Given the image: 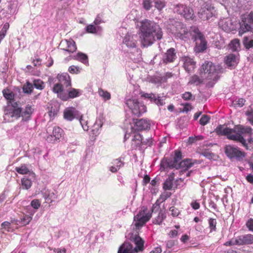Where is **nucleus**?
Segmentation results:
<instances>
[{
    "label": "nucleus",
    "instance_id": "obj_1",
    "mask_svg": "<svg viewBox=\"0 0 253 253\" xmlns=\"http://www.w3.org/2000/svg\"><path fill=\"white\" fill-rule=\"evenodd\" d=\"M139 38L141 46L148 47L163 37L162 28L156 22L148 19L140 22Z\"/></svg>",
    "mask_w": 253,
    "mask_h": 253
},
{
    "label": "nucleus",
    "instance_id": "obj_2",
    "mask_svg": "<svg viewBox=\"0 0 253 253\" xmlns=\"http://www.w3.org/2000/svg\"><path fill=\"white\" fill-rule=\"evenodd\" d=\"M3 118L5 122H12L22 117V122H27L30 120L31 116L33 112L31 106L28 105L24 111L21 108H16V106H6L4 110Z\"/></svg>",
    "mask_w": 253,
    "mask_h": 253
},
{
    "label": "nucleus",
    "instance_id": "obj_3",
    "mask_svg": "<svg viewBox=\"0 0 253 253\" xmlns=\"http://www.w3.org/2000/svg\"><path fill=\"white\" fill-rule=\"evenodd\" d=\"M167 23V28L181 40L189 39L190 38L192 39L194 33L193 31L194 28H198L197 27L193 26L188 30L182 23L174 19H169Z\"/></svg>",
    "mask_w": 253,
    "mask_h": 253
},
{
    "label": "nucleus",
    "instance_id": "obj_4",
    "mask_svg": "<svg viewBox=\"0 0 253 253\" xmlns=\"http://www.w3.org/2000/svg\"><path fill=\"white\" fill-rule=\"evenodd\" d=\"M222 70L220 65H215L211 62L206 61L200 69V74L207 80L216 81L218 79L217 74Z\"/></svg>",
    "mask_w": 253,
    "mask_h": 253
},
{
    "label": "nucleus",
    "instance_id": "obj_5",
    "mask_svg": "<svg viewBox=\"0 0 253 253\" xmlns=\"http://www.w3.org/2000/svg\"><path fill=\"white\" fill-rule=\"evenodd\" d=\"M233 130L235 134L230 136V140L240 142L247 150L249 149L244 136H252L253 134L252 127L250 126L239 125L236 126Z\"/></svg>",
    "mask_w": 253,
    "mask_h": 253
},
{
    "label": "nucleus",
    "instance_id": "obj_6",
    "mask_svg": "<svg viewBox=\"0 0 253 253\" xmlns=\"http://www.w3.org/2000/svg\"><path fill=\"white\" fill-rule=\"evenodd\" d=\"M131 241L134 244L135 247L129 242H125L120 248L118 253H137L144 250V241L137 235H132Z\"/></svg>",
    "mask_w": 253,
    "mask_h": 253
},
{
    "label": "nucleus",
    "instance_id": "obj_7",
    "mask_svg": "<svg viewBox=\"0 0 253 253\" xmlns=\"http://www.w3.org/2000/svg\"><path fill=\"white\" fill-rule=\"evenodd\" d=\"M125 104L130 110L132 114L135 116L139 117L146 111V106L138 99L126 98Z\"/></svg>",
    "mask_w": 253,
    "mask_h": 253
},
{
    "label": "nucleus",
    "instance_id": "obj_8",
    "mask_svg": "<svg viewBox=\"0 0 253 253\" xmlns=\"http://www.w3.org/2000/svg\"><path fill=\"white\" fill-rule=\"evenodd\" d=\"M193 38L192 40L195 42V51L200 53L204 51L207 49V41L205 36L198 28L193 30Z\"/></svg>",
    "mask_w": 253,
    "mask_h": 253
},
{
    "label": "nucleus",
    "instance_id": "obj_9",
    "mask_svg": "<svg viewBox=\"0 0 253 253\" xmlns=\"http://www.w3.org/2000/svg\"><path fill=\"white\" fill-rule=\"evenodd\" d=\"M216 10L211 2L206 1L198 12L199 17L203 20H208L216 15Z\"/></svg>",
    "mask_w": 253,
    "mask_h": 253
},
{
    "label": "nucleus",
    "instance_id": "obj_10",
    "mask_svg": "<svg viewBox=\"0 0 253 253\" xmlns=\"http://www.w3.org/2000/svg\"><path fill=\"white\" fill-rule=\"evenodd\" d=\"M182 159L181 153L179 151H175L174 156L171 158H164L162 159L161 162V169L162 170H165L167 168H175L176 167H178L176 165V162L180 161Z\"/></svg>",
    "mask_w": 253,
    "mask_h": 253
},
{
    "label": "nucleus",
    "instance_id": "obj_11",
    "mask_svg": "<svg viewBox=\"0 0 253 253\" xmlns=\"http://www.w3.org/2000/svg\"><path fill=\"white\" fill-rule=\"evenodd\" d=\"M147 208L143 207L138 213L134 216V225L138 229L143 226L151 217L152 214L150 212H146Z\"/></svg>",
    "mask_w": 253,
    "mask_h": 253
},
{
    "label": "nucleus",
    "instance_id": "obj_12",
    "mask_svg": "<svg viewBox=\"0 0 253 253\" xmlns=\"http://www.w3.org/2000/svg\"><path fill=\"white\" fill-rule=\"evenodd\" d=\"M225 153L229 159H236L238 161H242L246 156L244 152L240 150L238 147L230 145L225 146Z\"/></svg>",
    "mask_w": 253,
    "mask_h": 253
},
{
    "label": "nucleus",
    "instance_id": "obj_13",
    "mask_svg": "<svg viewBox=\"0 0 253 253\" xmlns=\"http://www.w3.org/2000/svg\"><path fill=\"white\" fill-rule=\"evenodd\" d=\"M241 21L240 22L241 27L245 30V31H249L253 26V12L250 14H244L241 16Z\"/></svg>",
    "mask_w": 253,
    "mask_h": 253
},
{
    "label": "nucleus",
    "instance_id": "obj_14",
    "mask_svg": "<svg viewBox=\"0 0 253 253\" xmlns=\"http://www.w3.org/2000/svg\"><path fill=\"white\" fill-rule=\"evenodd\" d=\"M134 126L137 130L149 129L150 128V122L147 119H133Z\"/></svg>",
    "mask_w": 253,
    "mask_h": 253
},
{
    "label": "nucleus",
    "instance_id": "obj_15",
    "mask_svg": "<svg viewBox=\"0 0 253 253\" xmlns=\"http://www.w3.org/2000/svg\"><path fill=\"white\" fill-rule=\"evenodd\" d=\"M176 57L175 49L170 48L163 54L162 61L163 63L168 64L173 62Z\"/></svg>",
    "mask_w": 253,
    "mask_h": 253
},
{
    "label": "nucleus",
    "instance_id": "obj_16",
    "mask_svg": "<svg viewBox=\"0 0 253 253\" xmlns=\"http://www.w3.org/2000/svg\"><path fill=\"white\" fill-rule=\"evenodd\" d=\"M142 96L146 98H148L151 102H154L158 106H162L165 103V97H161L158 95H156V94L152 93H144L142 95Z\"/></svg>",
    "mask_w": 253,
    "mask_h": 253
},
{
    "label": "nucleus",
    "instance_id": "obj_17",
    "mask_svg": "<svg viewBox=\"0 0 253 253\" xmlns=\"http://www.w3.org/2000/svg\"><path fill=\"white\" fill-rule=\"evenodd\" d=\"M218 25L221 29L226 32H229L234 29L232 20L229 18L220 19Z\"/></svg>",
    "mask_w": 253,
    "mask_h": 253
},
{
    "label": "nucleus",
    "instance_id": "obj_18",
    "mask_svg": "<svg viewBox=\"0 0 253 253\" xmlns=\"http://www.w3.org/2000/svg\"><path fill=\"white\" fill-rule=\"evenodd\" d=\"M60 44L65 46V47L62 49L63 50L68 51L69 53H73L77 50L76 43L72 39L62 41Z\"/></svg>",
    "mask_w": 253,
    "mask_h": 253
},
{
    "label": "nucleus",
    "instance_id": "obj_19",
    "mask_svg": "<svg viewBox=\"0 0 253 253\" xmlns=\"http://www.w3.org/2000/svg\"><path fill=\"white\" fill-rule=\"evenodd\" d=\"M181 61L183 63V67L188 72H190L195 68L196 62L189 57H183L181 59Z\"/></svg>",
    "mask_w": 253,
    "mask_h": 253
},
{
    "label": "nucleus",
    "instance_id": "obj_20",
    "mask_svg": "<svg viewBox=\"0 0 253 253\" xmlns=\"http://www.w3.org/2000/svg\"><path fill=\"white\" fill-rule=\"evenodd\" d=\"M238 245H249L253 243V235L251 234L242 235L237 237Z\"/></svg>",
    "mask_w": 253,
    "mask_h": 253
},
{
    "label": "nucleus",
    "instance_id": "obj_21",
    "mask_svg": "<svg viewBox=\"0 0 253 253\" xmlns=\"http://www.w3.org/2000/svg\"><path fill=\"white\" fill-rule=\"evenodd\" d=\"M215 131L218 135H226L229 139H230V136L233 134V128L225 127L222 125L218 126Z\"/></svg>",
    "mask_w": 253,
    "mask_h": 253
},
{
    "label": "nucleus",
    "instance_id": "obj_22",
    "mask_svg": "<svg viewBox=\"0 0 253 253\" xmlns=\"http://www.w3.org/2000/svg\"><path fill=\"white\" fill-rule=\"evenodd\" d=\"M196 160H193L192 159H185L184 160L178 161L176 162V165H177L178 167H176V169L183 168L184 170H187L188 169L192 167Z\"/></svg>",
    "mask_w": 253,
    "mask_h": 253
},
{
    "label": "nucleus",
    "instance_id": "obj_23",
    "mask_svg": "<svg viewBox=\"0 0 253 253\" xmlns=\"http://www.w3.org/2000/svg\"><path fill=\"white\" fill-rule=\"evenodd\" d=\"M225 63L228 67L234 68L238 63V57L234 54H230L226 56Z\"/></svg>",
    "mask_w": 253,
    "mask_h": 253
},
{
    "label": "nucleus",
    "instance_id": "obj_24",
    "mask_svg": "<svg viewBox=\"0 0 253 253\" xmlns=\"http://www.w3.org/2000/svg\"><path fill=\"white\" fill-rule=\"evenodd\" d=\"M134 38H136V35H131L130 34H126L125 37L123 42L128 47L133 48L136 46V41Z\"/></svg>",
    "mask_w": 253,
    "mask_h": 253
},
{
    "label": "nucleus",
    "instance_id": "obj_25",
    "mask_svg": "<svg viewBox=\"0 0 253 253\" xmlns=\"http://www.w3.org/2000/svg\"><path fill=\"white\" fill-rule=\"evenodd\" d=\"M57 79L59 82V84H62V86L69 87L71 85V80L68 74L63 73L58 75Z\"/></svg>",
    "mask_w": 253,
    "mask_h": 253
},
{
    "label": "nucleus",
    "instance_id": "obj_26",
    "mask_svg": "<svg viewBox=\"0 0 253 253\" xmlns=\"http://www.w3.org/2000/svg\"><path fill=\"white\" fill-rule=\"evenodd\" d=\"M32 219V217L31 216L25 215L22 218H21L20 220L12 219L11 222L15 223V224L19 226H25L28 224Z\"/></svg>",
    "mask_w": 253,
    "mask_h": 253
},
{
    "label": "nucleus",
    "instance_id": "obj_27",
    "mask_svg": "<svg viewBox=\"0 0 253 253\" xmlns=\"http://www.w3.org/2000/svg\"><path fill=\"white\" fill-rule=\"evenodd\" d=\"M143 145L142 136L140 133H136L132 140L131 146L132 148L136 149Z\"/></svg>",
    "mask_w": 253,
    "mask_h": 253
},
{
    "label": "nucleus",
    "instance_id": "obj_28",
    "mask_svg": "<svg viewBox=\"0 0 253 253\" xmlns=\"http://www.w3.org/2000/svg\"><path fill=\"white\" fill-rule=\"evenodd\" d=\"M174 179V174L173 173H171L163 184V188L165 190H170L172 189Z\"/></svg>",
    "mask_w": 253,
    "mask_h": 253
},
{
    "label": "nucleus",
    "instance_id": "obj_29",
    "mask_svg": "<svg viewBox=\"0 0 253 253\" xmlns=\"http://www.w3.org/2000/svg\"><path fill=\"white\" fill-rule=\"evenodd\" d=\"M85 30L86 32L88 33L97 34L101 32L102 28L100 26H95L92 24H90L86 27Z\"/></svg>",
    "mask_w": 253,
    "mask_h": 253
},
{
    "label": "nucleus",
    "instance_id": "obj_30",
    "mask_svg": "<svg viewBox=\"0 0 253 253\" xmlns=\"http://www.w3.org/2000/svg\"><path fill=\"white\" fill-rule=\"evenodd\" d=\"M80 95V90L75 89L74 88H72L70 90L68 91V96H65L62 97V100H66L68 98H74L77 97H78Z\"/></svg>",
    "mask_w": 253,
    "mask_h": 253
},
{
    "label": "nucleus",
    "instance_id": "obj_31",
    "mask_svg": "<svg viewBox=\"0 0 253 253\" xmlns=\"http://www.w3.org/2000/svg\"><path fill=\"white\" fill-rule=\"evenodd\" d=\"M15 169L16 172L21 174H26L30 172L29 169L26 164H23L19 167H16Z\"/></svg>",
    "mask_w": 253,
    "mask_h": 253
},
{
    "label": "nucleus",
    "instance_id": "obj_32",
    "mask_svg": "<svg viewBox=\"0 0 253 253\" xmlns=\"http://www.w3.org/2000/svg\"><path fill=\"white\" fill-rule=\"evenodd\" d=\"M74 58L76 60L82 62L84 64L88 63L87 56L82 52L78 53V54L74 56Z\"/></svg>",
    "mask_w": 253,
    "mask_h": 253
},
{
    "label": "nucleus",
    "instance_id": "obj_33",
    "mask_svg": "<svg viewBox=\"0 0 253 253\" xmlns=\"http://www.w3.org/2000/svg\"><path fill=\"white\" fill-rule=\"evenodd\" d=\"M64 118L68 121H72L75 118L74 111L72 109H66L64 112Z\"/></svg>",
    "mask_w": 253,
    "mask_h": 253
},
{
    "label": "nucleus",
    "instance_id": "obj_34",
    "mask_svg": "<svg viewBox=\"0 0 253 253\" xmlns=\"http://www.w3.org/2000/svg\"><path fill=\"white\" fill-rule=\"evenodd\" d=\"M166 218V214L165 212L161 211L157 217L155 219L153 223L157 224H160Z\"/></svg>",
    "mask_w": 253,
    "mask_h": 253
},
{
    "label": "nucleus",
    "instance_id": "obj_35",
    "mask_svg": "<svg viewBox=\"0 0 253 253\" xmlns=\"http://www.w3.org/2000/svg\"><path fill=\"white\" fill-rule=\"evenodd\" d=\"M181 15H183L187 19H192L194 15L193 10L186 6V8L184 10V13L182 14Z\"/></svg>",
    "mask_w": 253,
    "mask_h": 253
},
{
    "label": "nucleus",
    "instance_id": "obj_36",
    "mask_svg": "<svg viewBox=\"0 0 253 253\" xmlns=\"http://www.w3.org/2000/svg\"><path fill=\"white\" fill-rule=\"evenodd\" d=\"M41 203L39 200L35 199L31 201V204L29 206L26 207V209L28 210H31L32 208L37 211L40 207Z\"/></svg>",
    "mask_w": 253,
    "mask_h": 253
},
{
    "label": "nucleus",
    "instance_id": "obj_37",
    "mask_svg": "<svg viewBox=\"0 0 253 253\" xmlns=\"http://www.w3.org/2000/svg\"><path fill=\"white\" fill-rule=\"evenodd\" d=\"M240 41L238 39H234L232 40L229 44L230 48L233 51H237L240 48Z\"/></svg>",
    "mask_w": 253,
    "mask_h": 253
},
{
    "label": "nucleus",
    "instance_id": "obj_38",
    "mask_svg": "<svg viewBox=\"0 0 253 253\" xmlns=\"http://www.w3.org/2000/svg\"><path fill=\"white\" fill-rule=\"evenodd\" d=\"M99 95L102 97L105 100H109L111 98L110 93L107 91L104 90L101 88L98 89Z\"/></svg>",
    "mask_w": 253,
    "mask_h": 253
},
{
    "label": "nucleus",
    "instance_id": "obj_39",
    "mask_svg": "<svg viewBox=\"0 0 253 253\" xmlns=\"http://www.w3.org/2000/svg\"><path fill=\"white\" fill-rule=\"evenodd\" d=\"M62 129L59 127H54L53 128L52 134L55 139H59L61 137L62 134Z\"/></svg>",
    "mask_w": 253,
    "mask_h": 253
},
{
    "label": "nucleus",
    "instance_id": "obj_40",
    "mask_svg": "<svg viewBox=\"0 0 253 253\" xmlns=\"http://www.w3.org/2000/svg\"><path fill=\"white\" fill-rule=\"evenodd\" d=\"M23 91L25 93L30 94L32 92L33 89L32 84L27 82L23 86Z\"/></svg>",
    "mask_w": 253,
    "mask_h": 253
},
{
    "label": "nucleus",
    "instance_id": "obj_41",
    "mask_svg": "<svg viewBox=\"0 0 253 253\" xmlns=\"http://www.w3.org/2000/svg\"><path fill=\"white\" fill-rule=\"evenodd\" d=\"M186 8V5L182 4H177L174 7V12L181 15L184 13V10Z\"/></svg>",
    "mask_w": 253,
    "mask_h": 253
},
{
    "label": "nucleus",
    "instance_id": "obj_42",
    "mask_svg": "<svg viewBox=\"0 0 253 253\" xmlns=\"http://www.w3.org/2000/svg\"><path fill=\"white\" fill-rule=\"evenodd\" d=\"M202 83V80L197 76L194 75L192 76L189 82V84H195L198 85Z\"/></svg>",
    "mask_w": 253,
    "mask_h": 253
},
{
    "label": "nucleus",
    "instance_id": "obj_43",
    "mask_svg": "<svg viewBox=\"0 0 253 253\" xmlns=\"http://www.w3.org/2000/svg\"><path fill=\"white\" fill-rule=\"evenodd\" d=\"M12 223L11 221L8 222V221H4L2 222L1 224V230H2V232H4V231H7L9 232L10 231L11 229V224Z\"/></svg>",
    "mask_w": 253,
    "mask_h": 253
},
{
    "label": "nucleus",
    "instance_id": "obj_44",
    "mask_svg": "<svg viewBox=\"0 0 253 253\" xmlns=\"http://www.w3.org/2000/svg\"><path fill=\"white\" fill-rule=\"evenodd\" d=\"M33 85L40 90H42L44 88V83L41 80H35Z\"/></svg>",
    "mask_w": 253,
    "mask_h": 253
},
{
    "label": "nucleus",
    "instance_id": "obj_45",
    "mask_svg": "<svg viewBox=\"0 0 253 253\" xmlns=\"http://www.w3.org/2000/svg\"><path fill=\"white\" fill-rule=\"evenodd\" d=\"M209 224L211 232L216 231V220L215 219L209 218Z\"/></svg>",
    "mask_w": 253,
    "mask_h": 253
},
{
    "label": "nucleus",
    "instance_id": "obj_46",
    "mask_svg": "<svg viewBox=\"0 0 253 253\" xmlns=\"http://www.w3.org/2000/svg\"><path fill=\"white\" fill-rule=\"evenodd\" d=\"M21 182L23 188H25V189H28L31 187L32 182L28 178H22L21 179Z\"/></svg>",
    "mask_w": 253,
    "mask_h": 253
},
{
    "label": "nucleus",
    "instance_id": "obj_47",
    "mask_svg": "<svg viewBox=\"0 0 253 253\" xmlns=\"http://www.w3.org/2000/svg\"><path fill=\"white\" fill-rule=\"evenodd\" d=\"M243 42L246 48L249 49L253 47V40H250L247 37H244Z\"/></svg>",
    "mask_w": 253,
    "mask_h": 253
},
{
    "label": "nucleus",
    "instance_id": "obj_48",
    "mask_svg": "<svg viewBox=\"0 0 253 253\" xmlns=\"http://www.w3.org/2000/svg\"><path fill=\"white\" fill-rule=\"evenodd\" d=\"M155 7L159 10H161L166 5L165 2L162 0H154Z\"/></svg>",
    "mask_w": 253,
    "mask_h": 253
},
{
    "label": "nucleus",
    "instance_id": "obj_49",
    "mask_svg": "<svg viewBox=\"0 0 253 253\" xmlns=\"http://www.w3.org/2000/svg\"><path fill=\"white\" fill-rule=\"evenodd\" d=\"M53 91L56 93H59L62 92L63 88L62 84H56L53 87Z\"/></svg>",
    "mask_w": 253,
    "mask_h": 253
},
{
    "label": "nucleus",
    "instance_id": "obj_50",
    "mask_svg": "<svg viewBox=\"0 0 253 253\" xmlns=\"http://www.w3.org/2000/svg\"><path fill=\"white\" fill-rule=\"evenodd\" d=\"M81 69L74 65H72L69 67L68 71L71 74H78L80 72Z\"/></svg>",
    "mask_w": 253,
    "mask_h": 253
},
{
    "label": "nucleus",
    "instance_id": "obj_51",
    "mask_svg": "<svg viewBox=\"0 0 253 253\" xmlns=\"http://www.w3.org/2000/svg\"><path fill=\"white\" fill-rule=\"evenodd\" d=\"M3 96L7 99L9 100H12L13 99L14 94L12 92H7L6 91L3 90L2 91Z\"/></svg>",
    "mask_w": 253,
    "mask_h": 253
},
{
    "label": "nucleus",
    "instance_id": "obj_52",
    "mask_svg": "<svg viewBox=\"0 0 253 253\" xmlns=\"http://www.w3.org/2000/svg\"><path fill=\"white\" fill-rule=\"evenodd\" d=\"M182 98L186 100H195V97H193L192 94L190 92H185L182 94Z\"/></svg>",
    "mask_w": 253,
    "mask_h": 253
},
{
    "label": "nucleus",
    "instance_id": "obj_53",
    "mask_svg": "<svg viewBox=\"0 0 253 253\" xmlns=\"http://www.w3.org/2000/svg\"><path fill=\"white\" fill-rule=\"evenodd\" d=\"M237 238H235L232 239L231 240L228 241L224 243V245L226 246H234V245H238V243L237 242Z\"/></svg>",
    "mask_w": 253,
    "mask_h": 253
},
{
    "label": "nucleus",
    "instance_id": "obj_54",
    "mask_svg": "<svg viewBox=\"0 0 253 253\" xmlns=\"http://www.w3.org/2000/svg\"><path fill=\"white\" fill-rule=\"evenodd\" d=\"M169 211H171V214L173 216H177L180 213L179 210L173 206L169 208Z\"/></svg>",
    "mask_w": 253,
    "mask_h": 253
},
{
    "label": "nucleus",
    "instance_id": "obj_55",
    "mask_svg": "<svg viewBox=\"0 0 253 253\" xmlns=\"http://www.w3.org/2000/svg\"><path fill=\"white\" fill-rule=\"evenodd\" d=\"M210 120V117L208 115H203L200 120V123L202 125H206Z\"/></svg>",
    "mask_w": 253,
    "mask_h": 253
},
{
    "label": "nucleus",
    "instance_id": "obj_56",
    "mask_svg": "<svg viewBox=\"0 0 253 253\" xmlns=\"http://www.w3.org/2000/svg\"><path fill=\"white\" fill-rule=\"evenodd\" d=\"M238 1L239 0H229L227 2V6L232 8H235L238 6Z\"/></svg>",
    "mask_w": 253,
    "mask_h": 253
},
{
    "label": "nucleus",
    "instance_id": "obj_57",
    "mask_svg": "<svg viewBox=\"0 0 253 253\" xmlns=\"http://www.w3.org/2000/svg\"><path fill=\"white\" fill-rule=\"evenodd\" d=\"M143 7L147 10H149L152 7L151 2L149 0H145L143 2Z\"/></svg>",
    "mask_w": 253,
    "mask_h": 253
},
{
    "label": "nucleus",
    "instance_id": "obj_58",
    "mask_svg": "<svg viewBox=\"0 0 253 253\" xmlns=\"http://www.w3.org/2000/svg\"><path fill=\"white\" fill-rule=\"evenodd\" d=\"M246 114L248 116V120L253 126V111H248Z\"/></svg>",
    "mask_w": 253,
    "mask_h": 253
},
{
    "label": "nucleus",
    "instance_id": "obj_59",
    "mask_svg": "<svg viewBox=\"0 0 253 253\" xmlns=\"http://www.w3.org/2000/svg\"><path fill=\"white\" fill-rule=\"evenodd\" d=\"M113 165L115 166L119 169L124 166V163L120 159H117L115 160L113 163Z\"/></svg>",
    "mask_w": 253,
    "mask_h": 253
},
{
    "label": "nucleus",
    "instance_id": "obj_60",
    "mask_svg": "<svg viewBox=\"0 0 253 253\" xmlns=\"http://www.w3.org/2000/svg\"><path fill=\"white\" fill-rule=\"evenodd\" d=\"M142 142L143 145L151 146L152 144V140L151 137H148L145 140L142 138Z\"/></svg>",
    "mask_w": 253,
    "mask_h": 253
},
{
    "label": "nucleus",
    "instance_id": "obj_61",
    "mask_svg": "<svg viewBox=\"0 0 253 253\" xmlns=\"http://www.w3.org/2000/svg\"><path fill=\"white\" fill-rule=\"evenodd\" d=\"M246 225L249 230L253 231V219H249L246 223Z\"/></svg>",
    "mask_w": 253,
    "mask_h": 253
},
{
    "label": "nucleus",
    "instance_id": "obj_62",
    "mask_svg": "<svg viewBox=\"0 0 253 253\" xmlns=\"http://www.w3.org/2000/svg\"><path fill=\"white\" fill-rule=\"evenodd\" d=\"M192 109V106L190 103H186L184 104V111L188 112Z\"/></svg>",
    "mask_w": 253,
    "mask_h": 253
},
{
    "label": "nucleus",
    "instance_id": "obj_63",
    "mask_svg": "<svg viewBox=\"0 0 253 253\" xmlns=\"http://www.w3.org/2000/svg\"><path fill=\"white\" fill-rule=\"evenodd\" d=\"M202 154L205 157L209 159H212L213 155V153L208 151L204 152Z\"/></svg>",
    "mask_w": 253,
    "mask_h": 253
},
{
    "label": "nucleus",
    "instance_id": "obj_64",
    "mask_svg": "<svg viewBox=\"0 0 253 253\" xmlns=\"http://www.w3.org/2000/svg\"><path fill=\"white\" fill-rule=\"evenodd\" d=\"M178 235V231L176 230H171L169 233L170 238H174Z\"/></svg>",
    "mask_w": 253,
    "mask_h": 253
}]
</instances>
